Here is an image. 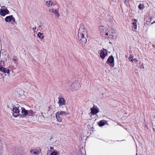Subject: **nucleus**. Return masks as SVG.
<instances>
[{
	"instance_id": "obj_16",
	"label": "nucleus",
	"mask_w": 155,
	"mask_h": 155,
	"mask_svg": "<svg viewBox=\"0 0 155 155\" xmlns=\"http://www.w3.org/2000/svg\"><path fill=\"white\" fill-rule=\"evenodd\" d=\"M107 55V52H106V53H105L103 51H102L100 54V56L102 59H104L105 56Z\"/></svg>"
},
{
	"instance_id": "obj_21",
	"label": "nucleus",
	"mask_w": 155,
	"mask_h": 155,
	"mask_svg": "<svg viewBox=\"0 0 155 155\" xmlns=\"http://www.w3.org/2000/svg\"><path fill=\"white\" fill-rule=\"evenodd\" d=\"M43 35V34L41 33L40 32H39L38 33V34H37V35H38V38H39L42 39L44 37V36L42 35Z\"/></svg>"
},
{
	"instance_id": "obj_11",
	"label": "nucleus",
	"mask_w": 155,
	"mask_h": 155,
	"mask_svg": "<svg viewBox=\"0 0 155 155\" xmlns=\"http://www.w3.org/2000/svg\"><path fill=\"white\" fill-rule=\"evenodd\" d=\"M0 71L3 72L4 73L8 74L9 72V69L6 68H5L3 67H1L0 68Z\"/></svg>"
},
{
	"instance_id": "obj_7",
	"label": "nucleus",
	"mask_w": 155,
	"mask_h": 155,
	"mask_svg": "<svg viewBox=\"0 0 155 155\" xmlns=\"http://www.w3.org/2000/svg\"><path fill=\"white\" fill-rule=\"evenodd\" d=\"M9 11L7 8V7L5 9H0V14L3 16H4L7 14L9 13Z\"/></svg>"
},
{
	"instance_id": "obj_9",
	"label": "nucleus",
	"mask_w": 155,
	"mask_h": 155,
	"mask_svg": "<svg viewBox=\"0 0 155 155\" xmlns=\"http://www.w3.org/2000/svg\"><path fill=\"white\" fill-rule=\"evenodd\" d=\"M21 114H20V115L22 117H25L28 114V110H26L24 107H21Z\"/></svg>"
},
{
	"instance_id": "obj_37",
	"label": "nucleus",
	"mask_w": 155,
	"mask_h": 155,
	"mask_svg": "<svg viewBox=\"0 0 155 155\" xmlns=\"http://www.w3.org/2000/svg\"><path fill=\"white\" fill-rule=\"evenodd\" d=\"M32 151H32V150H31V152H32Z\"/></svg>"
},
{
	"instance_id": "obj_15",
	"label": "nucleus",
	"mask_w": 155,
	"mask_h": 155,
	"mask_svg": "<svg viewBox=\"0 0 155 155\" xmlns=\"http://www.w3.org/2000/svg\"><path fill=\"white\" fill-rule=\"evenodd\" d=\"M59 116L60 115L59 114L58 112L56 113L55 117L57 120L59 122H61L62 121V118Z\"/></svg>"
},
{
	"instance_id": "obj_6",
	"label": "nucleus",
	"mask_w": 155,
	"mask_h": 155,
	"mask_svg": "<svg viewBox=\"0 0 155 155\" xmlns=\"http://www.w3.org/2000/svg\"><path fill=\"white\" fill-rule=\"evenodd\" d=\"M15 106H13V108L12 110L13 113L16 114H15L14 113H13V115L15 117H17L20 116L19 111L20 110L18 109V108L16 107H14Z\"/></svg>"
},
{
	"instance_id": "obj_24",
	"label": "nucleus",
	"mask_w": 155,
	"mask_h": 155,
	"mask_svg": "<svg viewBox=\"0 0 155 155\" xmlns=\"http://www.w3.org/2000/svg\"><path fill=\"white\" fill-rule=\"evenodd\" d=\"M128 59L131 62H133L134 61V59L133 58V57L131 56V55H130V56L129 57Z\"/></svg>"
},
{
	"instance_id": "obj_14",
	"label": "nucleus",
	"mask_w": 155,
	"mask_h": 155,
	"mask_svg": "<svg viewBox=\"0 0 155 155\" xmlns=\"http://www.w3.org/2000/svg\"><path fill=\"white\" fill-rule=\"evenodd\" d=\"M98 124L100 127L104 126L105 124L108 125V124H107V121L104 120L100 121L99 123Z\"/></svg>"
},
{
	"instance_id": "obj_13",
	"label": "nucleus",
	"mask_w": 155,
	"mask_h": 155,
	"mask_svg": "<svg viewBox=\"0 0 155 155\" xmlns=\"http://www.w3.org/2000/svg\"><path fill=\"white\" fill-rule=\"evenodd\" d=\"M35 112H34L31 110H28V114L27 115L28 117H31L33 116L35 114Z\"/></svg>"
},
{
	"instance_id": "obj_30",
	"label": "nucleus",
	"mask_w": 155,
	"mask_h": 155,
	"mask_svg": "<svg viewBox=\"0 0 155 155\" xmlns=\"http://www.w3.org/2000/svg\"><path fill=\"white\" fill-rule=\"evenodd\" d=\"M55 14L57 18H58L60 16V14L58 12H56Z\"/></svg>"
},
{
	"instance_id": "obj_17",
	"label": "nucleus",
	"mask_w": 155,
	"mask_h": 155,
	"mask_svg": "<svg viewBox=\"0 0 155 155\" xmlns=\"http://www.w3.org/2000/svg\"><path fill=\"white\" fill-rule=\"evenodd\" d=\"M12 15L7 16L5 18V20L6 22H10L12 20Z\"/></svg>"
},
{
	"instance_id": "obj_3",
	"label": "nucleus",
	"mask_w": 155,
	"mask_h": 155,
	"mask_svg": "<svg viewBox=\"0 0 155 155\" xmlns=\"http://www.w3.org/2000/svg\"><path fill=\"white\" fill-rule=\"evenodd\" d=\"M106 63L110 66V68H114V58L112 55L110 56L108 58L106 62Z\"/></svg>"
},
{
	"instance_id": "obj_12",
	"label": "nucleus",
	"mask_w": 155,
	"mask_h": 155,
	"mask_svg": "<svg viewBox=\"0 0 155 155\" xmlns=\"http://www.w3.org/2000/svg\"><path fill=\"white\" fill-rule=\"evenodd\" d=\"M111 35L113 37L114 36H115V34L114 33H112V35H111V33L110 32H109L108 31V30L107 29V31L105 32L104 36L106 37L109 38V37Z\"/></svg>"
},
{
	"instance_id": "obj_34",
	"label": "nucleus",
	"mask_w": 155,
	"mask_h": 155,
	"mask_svg": "<svg viewBox=\"0 0 155 155\" xmlns=\"http://www.w3.org/2000/svg\"><path fill=\"white\" fill-rule=\"evenodd\" d=\"M36 27L35 26L34 28H32L33 29H35Z\"/></svg>"
},
{
	"instance_id": "obj_25",
	"label": "nucleus",
	"mask_w": 155,
	"mask_h": 155,
	"mask_svg": "<svg viewBox=\"0 0 155 155\" xmlns=\"http://www.w3.org/2000/svg\"><path fill=\"white\" fill-rule=\"evenodd\" d=\"M52 12L54 14H55L56 12H58L57 10L56 9H54V8H52L51 9Z\"/></svg>"
},
{
	"instance_id": "obj_1",
	"label": "nucleus",
	"mask_w": 155,
	"mask_h": 155,
	"mask_svg": "<svg viewBox=\"0 0 155 155\" xmlns=\"http://www.w3.org/2000/svg\"><path fill=\"white\" fill-rule=\"evenodd\" d=\"M87 30L84 29V25H81L78 34V39L79 42L83 45H85L87 42Z\"/></svg>"
},
{
	"instance_id": "obj_35",
	"label": "nucleus",
	"mask_w": 155,
	"mask_h": 155,
	"mask_svg": "<svg viewBox=\"0 0 155 155\" xmlns=\"http://www.w3.org/2000/svg\"><path fill=\"white\" fill-rule=\"evenodd\" d=\"M41 25H39V27H41Z\"/></svg>"
},
{
	"instance_id": "obj_20",
	"label": "nucleus",
	"mask_w": 155,
	"mask_h": 155,
	"mask_svg": "<svg viewBox=\"0 0 155 155\" xmlns=\"http://www.w3.org/2000/svg\"><path fill=\"white\" fill-rule=\"evenodd\" d=\"M59 114L60 115L66 116L68 114L67 112L64 111H61V112H58Z\"/></svg>"
},
{
	"instance_id": "obj_38",
	"label": "nucleus",
	"mask_w": 155,
	"mask_h": 155,
	"mask_svg": "<svg viewBox=\"0 0 155 155\" xmlns=\"http://www.w3.org/2000/svg\"><path fill=\"white\" fill-rule=\"evenodd\" d=\"M41 24H42L41 22H40V25H41Z\"/></svg>"
},
{
	"instance_id": "obj_2",
	"label": "nucleus",
	"mask_w": 155,
	"mask_h": 155,
	"mask_svg": "<svg viewBox=\"0 0 155 155\" xmlns=\"http://www.w3.org/2000/svg\"><path fill=\"white\" fill-rule=\"evenodd\" d=\"M80 83L78 81H76L74 82L70 87L69 89L72 91L77 90L80 87Z\"/></svg>"
},
{
	"instance_id": "obj_28",
	"label": "nucleus",
	"mask_w": 155,
	"mask_h": 155,
	"mask_svg": "<svg viewBox=\"0 0 155 155\" xmlns=\"http://www.w3.org/2000/svg\"><path fill=\"white\" fill-rule=\"evenodd\" d=\"M38 151L37 150H36L34 151L33 153H32L34 154L35 155H38L39 154L38 153Z\"/></svg>"
},
{
	"instance_id": "obj_23",
	"label": "nucleus",
	"mask_w": 155,
	"mask_h": 155,
	"mask_svg": "<svg viewBox=\"0 0 155 155\" xmlns=\"http://www.w3.org/2000/svg\"><path fill=\"white\" fill-rule=\"evenodd\" d=\"M12 59L14 61H16L18 60V58L16 56H14L12 57Z\"/></svg>"
},
{
	"instance_id": "obj_4",
	"label": "nucleus",
	"mask_w": 155,
	"mask_h": 155,
	"mask_svg": "<svg viewBox=\"0 0 155 155\" xmlns=\"http://www.w3.org/2000/svg\"><path fill=\"white\" fill-rule=\"evenodd\" d=\"M99 29L101 35L104 36L105 32L107 31V28L104 26H101L99 27Z\"/></svg>"
},
{
	"instance_id": "obj_33",
	"label": "nucleus",
	"mask_w": 155,
	"mask_h": 155,
	"mask_svg": "<svg viewBox=\"0 0 155 155\" xmlns=\"http://www.w3.org/2000/svg\"><path fill=\"white\" fill-rule=\"evenodd\" d=\"M50 148L51 150H53L54 149V147H50Z\"/></svg>"
},
{
	"instance_id": "obj_29",
	"label": "nucleus",
	"mask_w": 155,
	"mask_h": 155,
	"mask_svg": "<svg viewBox=\"0 0 155 155\" xmlns=\"http://www.w3.org/2000/svg\"><path fill=\"white\" fill-rule=\"evenodd\" d=\"M51 3V1H49L48 2L47 1V2H46V5H47L48 7H49V5Z\"/></svg>"
},
{
	"instance_id": "obj_32",
	"label": "nucleus",
	"mask_w": 155,
	"mask_h": 155,
	"mask_svg": "<svg viewBox=\"0 0 155 155\" xmlns=\"http://www.w3.org/2000/svg\"><path fill=\"white\" fill-rule=\"evenodd\" d=\"M124 2L125 4H127V5H128L127 4V0H125L124 1Z\"/></svg>"
},
{
	"instance_id": "obj_10",
	"label": "nucleus",
	"mask_w": 155,
	"mask_h": 155,
	"mask_svg": "<svg viewBox=\"0 0 155 155\" xmlns=\"http://www.w3.org/2000/svg\"><path fill=\"white\" fill-rule=\"evenodd\" d=\"M59 103V106L64 105L65 104V100L63 97H58Z\"/></svg>"
},
{
	"instance_id": "obj_39",
	"label": "nucleus",
	"mask_w": 155,
	"mask_h": 155,
	"mask_svg": "<svg viewBox=\"0 0 155 155\" xmlns=\"http://www.w3.org/2000/svg\"><path fill=\"white\" fill-rule=\"evenodd\" d=\"M136 155H137V153H136Z\"/></svg>"
},
{
	"instance_id": "obj_8",
	"label": "nucleus",
	"mask_w": 155,
	"mask_h": 155,
	"mask_svg": "<svg viewBox=\"0 0 155 155\" xmlns=\"http://www.w3.org/2000/svg\"><path fill=\"white\" fill-rule=\"evenodd\" d=\"M91 113L93 115L96 114L99 112V110L97 107H93L91 108Z\"/></svg>"
},
{
	"instance_id": "obj_22",
	"label": "nucleus",
	"mask_w": 155,
	"mask_h": 155,
	"mask_svg": "<svg viewBox=\"0 0 155 155\" xmlns=\"http://www.w3.org/2000/svg\"><path fill=\"white\" fill-rule=\"evenodd\" d=\"M144 5L143 4H140L138 6L140 10L143 9L144 8Z\"/></svg>"
},
{
	"instance_id": "obj_18",
	"label": "nucleus",
	"mask_w": 155,
	"mask_h": 155,
	"mask_svg": "<svg viewBox=\"0 0 155 155\" xmlns=\"http://www.w3.org/2000/svg\"><path fill=\"white\" fill-rule=\"evenodd\" d=\"M133 26L132 27V30L134 31H136L137 29V24L136 22H133L132 23Z\"/></svg>"
},
{
	"instance_id": "obj_19",
	"label": "nucleus",
	"mask_w": 155,
	"mask_h": 155,
	"mask_svg": "<svg viewBox=\"0 0 155 155\" xmlns=\"http://www.w3.org/2000/svg\"><path fill=\"white\" fill-rule=\"evenodd\" d=\"M3 144L0 139V155H2L3 153Z\"/></svg>"
},
{
	"instance_id": "obj_5",
	"label": "nucleus",
	"mask_w": 155,
	"mask_h": 155,
	"mask_svg": "<svg viewBox=\"0 0 155 155\" xmlns=\"http://www.w3.org/2000/svg\"><path fill=\"white\" fill-rule=\"evenodd\" d=\"M23 150V148L22 147H20L16 149L14 151V155H22V153Z\"/></svg>"
},
{
	"instance_id": "obj_31",
	"label": "nucleus",
	"mask_w": 155,
	"mask_h": 155,
	"mask_svg": "<svg viewBox=\"0 0 155 155\" xmlns=\"http://www.w3.org/2000/svg\"><path fill=\"white\" fill-rule=\"evenodd\" d=\"M134 61L136 63H137L138 62V60L135 58L134 59Z\"/></svg>"
},
{
	"instance_id": "obj_27",
	"label": "nucleus",
	"mask_w": 155,
	"mask_h": 155,
	"mask_svg": "<svg viewBox=\"0 0 155 155\" xmlns=\"http://www.w3.org/2000/svg\"><path fill=\"white\" fill-rule=\"evenodd\" d=\"M12 24H14V23H16L15 19L13 17V16H12Z\"/></svg>"
},
{
	"instance_id": "obj_36",
	"label": "nucleus",
	"mask_w": 155,
	"mask_h": 155,
	"mask_svg": "<svg viewBox=\"0 0 155 155\" xmlns=\"http://www.w3.org/2000/svg\"><path fill=\"white\" fill-rule=\"evenodd\" d=\"M52 3H51V5H52Z\"/></svg>"
},
{
	"instance_id": "obj_26",
	"label": "nucleus",
	"mask_w": 155,
	"mask_h": 155,
	"mask_svg": "<svg viewBox=\"0 0 155 155\" xmlns=\"http://www.w3.org/2000/svg\"><path fill=\"white\" fill-rule=\"evenodd\" d=\"M50 155H58V153L55 151H53L51 153Z\"/></svg>"
}]
</instances>
